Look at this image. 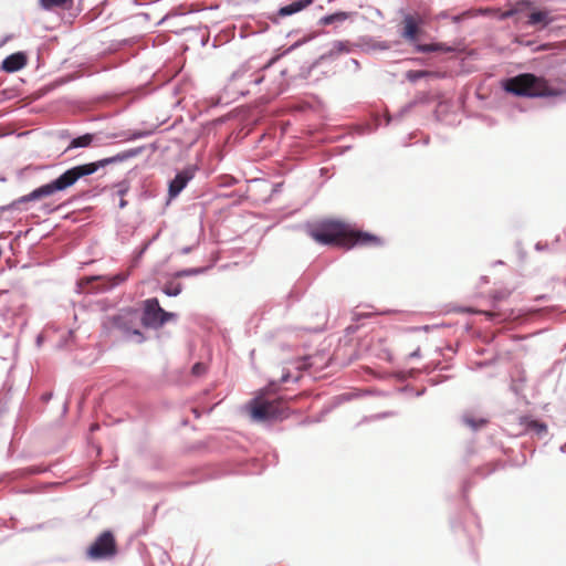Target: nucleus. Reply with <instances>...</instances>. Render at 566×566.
Segmentation results:
<instances>
[{"mask_svg":"<svg viewBox=\"0 0 566 566\" xmlns=\"http://www.w3.org/2000/svg\"><path fill=\"white\" fill-rule=\"evenodd\" d=\"M287 380H289V374H286V375H282V377H281V380H280V381H281V382H286Z\"/></svg>","mask_w":566,"mask_h":566,"instance_id":"a878e982","label":"nucleus"},{"mask_svg":"<svg viewBox=\"0 0 566 566\" xmlns=\"http://www.w3.org/2000/svg\"><path fill=\"white\" fill-rule=\"evenodd\" d=\"M349 17H350V13H348V12H344V11L336 12V13H333V14H329V15H326V17L322 18L321 19V23L327 25V24L344 22Z\"/></svg>","mask_w":566,"mask_h":566,"instance_id":"2eb2a0df","label":"nucleus"},{"mask_svg":"<svg viewBox=\"0 0 566 566\" xmlns=\"http://www.w3.org/2000/svg\"><path fill=\"white\" fill-rule=\"evenodd\" d=\"M206 371V366L201 363H197L192 366L191 373L195 376H200Z\"/></svg>","mask_w":566,"mask_h":566,"instance_id":"412c9836","label":"nucleus"},{"mask_svg":"<svg viewBox=\"0 0 566 566\" xmlns=\"http://www.w3.org/2000/svg\"><path fill=\"white\" fill-rule=\"evenodd\" d=\"M417 51L422 52V53L436 52V51L452 52L453 49L451 46H448L444 43H433V44H418Z\"/></svg>","mask_w":566,"mask_h":566,"instance_id":"f8f14e48","label":"nucleus"},{"mask_svg":"<svg viewBox=\"0 0 566 566\" xmlns=\"http://www.w3.org/2000/svg\"><path fill=\"white\" fill-rule=\"evenodd\" d=\"M191 178L192 175L188 171L178 172L169 184V196H178Z\"/></svg>","mask_w":566,"mask_h":566,"instance_id":"9d476101","label":"nucleus"},{"mask_svg":"<svg viewBox=\"0 0 566 566\" xmlns=\"http://www.w3.org/2000/svg\"><path fill=\"white\" fill-rule=\"evenodd\" d=\"M104 328L109 335L140 344L145 340L138 328V315L133 311H124L117 315L107 317Z\"/></svg>","mask_w":566,"mask_h":566,"instance_id":"39448f33","label":"nucleus"},{"mask_svg":"<svg viewBox=\"0 0 566 566\" xmlns=\"http://www.w3.org/2000/svg\"><path fill=\"white\" fill-rule=\"evenodd\" d=\"M465 312H468V313H479V314H483V315H485V316H486V317H489V318H493V317H495V316L497 315V314H496V313H494V312H489V311H474V310H472V308H468V310H465Z\"/></svg>","mask_w":566,"mask_h":566,"instance_id":"b1692460","label":"nucleus"},{"mask_svg":"<svg viewBox=\"0 0 566 566\" xmlns=\"http://www.w3.org/2000/svg\"><path fill=\"white\" fill-rule=\"evenodd\" d=\"M27 55L22 52L13 53L7 56L1 64L3 71L8 73L17 72L27 65Z\"/></svg>","mask_w":566,"mask_h":566,"instance_id":"1a4fd4ad","label":"nucleus"},{"mask_svg":"<svg viewBox=\"0 0 566 566\" xmlns=\"http://www.w3.org/2000/svg\"><path fill=\"white\" fill-rule=\"evenodd\" d=\"M175 313L166 312L160 307L157 298H148L145 301L143 324L150 327H160L166 322L176 318Z\"/></svg>","mask_w":566,"mask_h":566,"instance_id":"423d86ee","label":"nucleus"},{"mask_svg":"<svg viewBox=\"0 0 566 566\" xmlns=\"http://www.w3.org/2000/svg\"><path fill=\"white\" fill-rule=\"evenodd\" d=\"M182 286L180 283L170 282L165 285L164 292L169 296H177L181 293Z\"/></svg>","mask_w":566,"mask_h":566,"instance_id":"a211bd4d","label":"nucleus"},{"mask_svg":"<svg viewBox=\"0 0 566 566\" xmlns=\"http://www.w3.org/2000/svg\"><path fill=\"white\" fill-rule=\"evenodd\" d=\"M526 426L527 429L535 431L538 436L545 434L547 432V426L536 420H530Z\"/></svg>","mask_w":566,"mask_h":566,"instance_id":"f3484780","label":"nucleus"},{"mask_svg":"<svg viewBox=\"0 0 566 566\" xmlns=\"http://www.w3.org/2000/svg\"><path fill=\"white\" fill-rule=\"evenodd\" d=\"M202 271H203V269H188V270H182V271L177 272V273H176V276H177V277H181V276L195 275V274L201 273Z\"/></svg>","mask_w":566,"mask_h":566,"instance_id":"aec40b11","label":"nucleus"},{"mask_svg":"<svg viewBox=\"0 0 566 566\" xmlns=\"http://www.w3.org/2000/svg\"><path fill=\"white\" fill-rule=\"evenodd\" d=\"M432 73L429 72V71H422V70H418V71H408L407 74H406V77L410 81V82H416L418 81L419 78H422V77H426V76H429L431 75Z\"/></svg>","mask_w":566,"mask_h":566,"instance_id":"6ab92c4d","label":"nucleus"},{"mask_svg":"<svg viewBox=\"0 0 566 566\" xmlns=\"http://www.w3.org/2000/svg\"><path fill=\"white\" fill-rule=\"evenodd\" d=\"M423 19L419 14H406L402 20L401 36L409 41L415 42L420 33V25L423 24Z\"/></svg>","mask_w":566,"mask_h":566,"instance_id":"6e6552de","label":"nucleus"},{"mask_svg":"<svg viewBox=\"0 0 566 566\" xmlns=\"http://www.w3.org/2000/svg\"><path fill=\"white\" fill-rule=\"evenodd\" d=\"M117 552L116 541L112 532H103L87 549V556L92 559L113 557Z\"/></svg>","mask_w":566,"mask_h":566,"instance_id":"0eeeda50","label":"nucleus"},{"mask_svg":"<svg viewBox=\"0 0 566 566\" xmlns=\"http://www.w3.org/2000/svg\"><path fill=\"white\" fill-rule=\"evenodd\" d=\"M419 348H417L415 352L410 354L411 357H418L419 356Z\"/></svg>","mask_w":566,"mask_h":566,"instance_id":"bb28decb","label":"nucleus"},{"mask_svg":"<svg viewBox=\"0 0 566 566\" xmlns=\"http://www.w3.org/2000/svg\"><path fill=\"white\" fill-rule=\"evenodd\" d=\"M312 2V0H297V1H294L287 6H284L282 8H280L279 10V15L280 17H286V15H291L293 13H296L301 10H303L304 8H306L310 3Z\"/></svg>","mask_w":566,"mask_h":566,"instance_id":"9b49d317","label":"nucleus"},{"mask_svg":"<svg viewBox=\"0 0 566 566\" xmlns=\"http://www.w3.org/2000/svg\"><path fill=\"white\" fill-rule=\"evenodd\" d=\"M274 382L266 388L259 390L253 399H251L247 409L252 420L258 422L276 421L287 418L289 407L282 398H273Z\"/></svg>","mask_w":566,"mask_h":566,"instance_id":"7ed1b4c3","label":"nucleus"},{"mask_svg":"<svg viewBox=\"0 0 566 566\" xmlns=\"http://www.w3.org/2000/svg\"><path fill=\"white\" fill-rule=\"evenodd\" d=\"M503 88L513 95L530 98L556 96L559 94L556 88L551 86L546 78L532 73H523L505 80Z\"/></svg>","mask_w":566,"mask_h":566,"instance_id":"20e7f679","label":"nucleus"},{"mask_svg":"<svg viewBox=\"0 0 566 566\" xmlns=\"http://www.w3.org/2000/svg\"><path fill=\"white\" fill-rule=\"evenodd\" d=\"M382 243L380 237L357 230L348 223L335 220L321 221V244L348 250L354 247H380Z\"/></svg>","mask_w":566,"mask_h":566,"instance_id":"f257e3e1","label":"nucleus"},{"mask_svg":"<svg viewBox=\"0 0 566 566\" xmlns=\"http://www.w3.org/2000/svg\"><path fill=\"white\" fill-rule=\"evenodd\" d=\"M72 0H40V4L45 10H52L54 8H62Z\"/></svg>","mask_w":566,"mask_h":566,"instance_id":"dca6fc26","label":"nucleus"},{"mask_svg":"<svg viewBox=\"0 0 566 566\" xmlns=\"http://www.w3.org/2000/svg\"><path fill=\"white\" fill-rule=\"evenodd\" d=\"M93 139H94L93 134H85V135L78 136V137L72 139L67 149L78 148V147H88L92 144Z\"/></svg>","mask_w":566,"mask_h":566,"instance_id":"4468645a","label":"nucleus"},{"mask_svg":"<svg viewBox=\"0 0 566 566\" xmlns=\"http://www.w3.org/2000/svg\"><path fill=\"white\" fill-rule=\"evenodd\" d=\"M126 201L124 199H120L119 201V208H124L126 206Z\"/></svg>","mask_w":566,"mask_h":566,"instance_id":"cd10ccee","label":"nucleus"},{"mask_svg":"<svg viewBox=\"0 0 566 566\" xmlns=\"http://www.w3.org/2000/svg\"><path fill=\"white\" fill-rule=\"evenodd\" d=\"M549 22L548 13L546 11H535L528 15L527 23L530 25L543 24L546 25Z\"/></svg>","mask_w":566,"mask_h":566,"instance_id":"ddd939ff","label":"nucleus"},{"mask_svg":"<svg viewBox=\"0 0 566 566\" xmlns=\"http://www.w3.org/2000/svg\"><path fill=\"white\" fill-rule=\"evenodd\" d=\"M307 233L312 239H314L315 241H318V227L317 226H308Z\"/></svg>","mask_w":566,"mask_h":566,"instance_id":"5701e85b","label":"nucleus"},{"mask_svg":"<svg viewBox=\"0 0 566 566\" xmlns=\"http://www.w3.org/2000/svg\"><path fill=\"white\" fill-rule=\"evenodd\" d=\"M342 349H343V348H339V349L337 350V353H339ZM334 360L336 361V364H337L338 366H343V365H345V364H346V361H344V360H339L338 354H336V356H335Z\"/></svg>","mask_w":566,"mask_h":566,"instance_id":"393cba45","label":"nucleus"},{"mask_svg":"<svg viewBox=\"0 0 566 566\" xmlns=\"http://www.w3.org/2000/svg\"><path fill=\"white\" fill-rule=\"evenodd\" d=\"M119 193H120L122 196H124V195H125V190H120V191H119Z\"/></svg>","mask_w":566,"mask_h":566,"instance_id":"c756f323","label":"nucleus"},{"mask_svg":"<svg viewBox=\"0 0 566 566\" xmlns=\"http://www.w3.org/2000/svg\"><path fill=\"white\" fill-rule=\"evenodd\" d=\"M464 421H465L467 424H469L470 427H472L474 429H476V428H479V427H481V426H483L485 423L484 420L475 421V420H473L472 418H469V417H465Z\"/></svg>","mask_w":566,"mask_h":566,"instance_id":"4be33fe9","label":"nucleus"},{"mask_svg":"<svg viewBox=\"0 0 566 566\" xmlns=\"http://www.w3.org/2000/svg\"><path fill=\"white\" fill-rule=\"evenodd\" d=\"M114 161H116V158L111 157V158L101 159V160H97L94 163L74 166V167L65 170L55 180L34 189L33 191H31L28 195L20 197L19 199H17L13 202V206L23 203V202L40 200L42 198L52 196L56 191H64L67 188L74 186L81 178H83L85 176L93 175L99 168H103Z\"/></svg>","mask_w":566,"mask_h":566,"instance_id":"f03ea898","label":"nucleus"},{"mask_svg":"<svg viewBox=\"0 0 566 566\" xmlns=\"http://www.w3.org/2000/svg\"><path fill=\"white\" fill-rule=\"evenodd\" d=\"M507 294H509V293L494 295V298H503V297H505Z\"/></svg>","mask_w":566,"mask_h":566,"instance_id":"c85d7f7f","label":"nucleus"}]
</instances>
